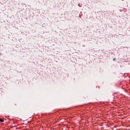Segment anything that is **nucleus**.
<instances>
[{"label":"nucleus","mask_w":130,"mask_h":130,"mask_svg":"<svg viewBox=\"0 0 130 130\" xmlns=\"http://www.w3.org/2000/svg\"><path fill=\"white\" fill-rule=\"evenodd\" d=\"M115 59H116V58H114L113 60H115Z\"/></svg>","instance_id":"f03ea898"},{"label":"nucleus","mask_w":130,"mask_h":130,"mask_svg":"<svg viewBox=\"0 0 130 130\" xmlns=\"http://www.w3.org/2000/svg\"><path fill=\"white\" fill-rule=\"evenodd\" d=\"M4 121H5L4 120L0 119V122H4Z\"/></svg>","instance_id":"f257e3e1"}]
</instances>
